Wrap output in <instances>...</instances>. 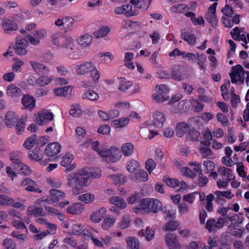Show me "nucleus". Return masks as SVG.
Instances as JSON below:
<instances>
[{
	"label": "nucleus",
	"instance_id": "1",
	"mask_svg": "<svg viewBox=\"0 0 249 249\" xmlns=\"http://www.w3.org/2000/svg\"><path fill=\"white\" fill-rule=\"evenodd\" d=\"M101 175V171L99 169H96L94 172H88L85 168L81 169L68 176L67 185L70 187L75 185L87 187L90 184L92 178H99Z\"/></svg>",
	"mask_w": 249,
	"mask_h": 249
},
{
	"label": "nucleus",
	"instance_id": "2",
	"mask_svg": "<svg viewBox=\"0 0 249 249\" xmlns=\"http://www.w3.org/2000/svg\"><path fill=\"white\" fill-rule=\"evenodd\" d=\"M162 206V203L157 199L149 198L142 199L140 201V207L134 208L133 212L137 213V210H142L146 213H157L161 210Z\"/></svg>",
	"mask_w": 249,
	"mask_h": 249
},
{
	"label": "nucleus",
	"instance_id": "3",
	"mask_svg": "<svg viewBox=\"0 0 249 249\" xmlns=\"http://www.w3.org/2000/svg\"><path fill=\"white\" fill-rule=\"evenodd\" d=\"M102 156L106 158L107 162H115L118 161L122 156L121 150L115 146L109 149H105L102 152Z\"/></svg>",
	"mask_w": 249,
	"mask_h": 249
},
{
	"label": "nucleus",
	"instance_id": "4",
	"mask_svg": "<svg viewBox=\"0 0 249 249\" xmlns=\"http://www.w3.org/2000/svg\"><path fill=\"white\" fill-rule=\"evenodd\" d=\"M70 36H65L62 33L58 32L53 34L52 36L53 44L60 47H63L66 42L69 45L71 44Z\"/></svg>",
	"mask_w": 249,
	"mask_h": 249
},
{
	"label": "nucleus",
	"instance_id": "5",
	"mask_svg": "<svg viewBox=\"0 0 249 249\" xmlns=\"http://www.w3.org/2000/svg\"><path fill=\"white\" fill-rule=\"evenodd\" d=\"M217 5V3L215 2L211 5L209 9L208 13L206 14L205 18L206 20L213 27L217 25V18L216 16V8Z\"/></svg>",
	"mask_w": 249,
	"mask_h": 249
},
{
	"label": "nucleus",
	"instance_id": "6",
	"mask_svg": "<svg viewBox=\"0 0 249 249\" xmlns=\"http://www.w3.org/2000/svg\"><path fill=\"white\" fill-rule=\"evenodd\" d=\"M225 220L223 218H218L216 221L215 218L208 219L206 224V228L211 232L216 229L222 228L225 224Z\"/></svg>",
	"mask_w": 249,
	"mask_h": 249
},
{
	"label": "nucleus",
	"instance_id": "7",
	"mask_svg": "<svg viewBox=\"0 0 249 249\" xmlns=\"http://www.w3.org/2000/svg\"><path fill=\"white\" fill-rule=\"evenodd\" d=\"M10 160L12 161L15 169L20 170L24 175H30L32 173V171L30 168L28 166L23 164L19 159L11 157H10Z\"/></svg>",
	"mask_w": 249,
	"mask_h": 249
},
{
	"label": "nucleus",
	"instance_id": "8",
	"mask_svg": "<svg viewBox=\"0 0 249 249\" xmlns=\"http://www.w3.org/2000/svg\"><path fill=\"white\" fill-rule=\"evenodd\" d=\"M95 66L91 62H83L76 66V72L78 75H85L92 70H94Z\"/></svg>",
	"mask_w": 249,
	"mask_h": 249
},
{
	"label": "nucleus",
	"instance_id": "9",
	"mask_svg": "<svg viewBox=\"0 0 249 249\" xmlns=\"http://www.w3.org/2000/svg\"><path fill=\"white\" fill-rule=\"evenodd\" d=\"M61 148V146L59 142H51L47 145L45 154L48 157H52L59 153Z\"/></svg>",
	"mask_w": 249,
	"mask_h": 249
},
{
	"label": "nucleus",
	"instance_id": "10",
	"mask_svg": "<svg viewBox=\"0 0 249 249\" xmlns=\"http://www.w3.org/2000/svg\"><path fill=\"white\" fill-rule=\"evenodd\" d=\"M165 241L166 244L169 247V249L173 248V249H180L179 242L177 238V236L173 233H168L165 235Z\"/></svg>",
	"mask_w": 249,
	"mask_h": 249
},
{
	"label": "nucleus",
	"instance_id": "11",
	"mask_svg": "<svg viewBox=\"0 0 249 249\" xmlns=\"http://www.w3.org/2000/svg\"><path fill=\"white\" fill-rule=\"evenodd\" d=\"M19 119L18 116L12 111H8L5 115V124L8 128H13Z\"/></svg>",
	"mask_w": 249,
	"mask_h": 249
},
{
	"label": "nucleus",
	"instance_id": "12",
	"mask_svg": "<svg viewBox=\"0 0 249 249\" xmlns=\"http://www.w3.org/2000/svg\"><path fill=\"white\" fill-rule=\"evenodd\" d=\"M73 160V156L70 153L67 152L65 156L63 158L60 164L62 166L64 167H68L69 165H70V167L67 168L65 169V172H69L76 167V164L75 163H73L72 165H71L72 160Z\"/></svg>",
	"mask_w": 249,
	"mask_h": 249
},
{
	"label": "nucleus",
	"instance_id": "13",
	"mask_svg": "<svg viewBox=\"0 0 249 249\" xmlns=\"http://www.w3.org/2000/svg\"><path fill=\"white\" fill-rule=\"evenodd\" d=\"M53 113L44 112L39 114L38 117L36 119V122L38 125H42L53 120Z\"/></svg>",
	"mask_w": 249,
	"mask_h": 249
},
{
	"label": "nucleus",
	"instance_id": "14",
	"mask_svg": "<svg viewBox=\"0 0 249 249\" xmlns=\"http://www.w3.org/2000/svg\"><path fill=\"white\" fill-rule=\"evenodd\" d=\"M21 103L25 109L31 110L35 107L36 100L34 97L29 95H24L21 100Z\"/></svg>",
	"mask_w": 249,
	"mask_h": 249
},
{
	"label": "nucleus",
	"instance_id": "15",
	"mask_svg": "<svg viewBox=\"0 0 249 249\" xmlns=\"http://www.w3.org/2000/svg\"><path fill=\"white\" fill-rule=\"evenodd\" d=\"M30 64L37 74H47L49 71V68L41 63L31 61Z\"/></svg>",
	"mask_w": 249,
	"mask_h": 249
},
{
	"label": "nucleus",
	"instance_id": "16",
	"mask_svg": "<svg viewBox=\"0 0 249 249\" xmlns=\"http://www.w3.org/2000/svg\"><path fill=\"white\" fill-rule=\"evenodd\" d=\"M153 124L158 128H161L166 120L165 115L161 112L157 111L153 114Z\"/></svg>",
	"mask_w": 249,
	"mask_h": 249
},
{
	"label": "nucleus",
	"instance_id": "17",
	"mask_svg": "<svg viewBox=\"0 0 249 249\" xmlns=\"http://www.w3.org/2000/svg\"><path fill=\"white\" fill-rule=\"evenodd\" d=\"M6 94L12 97H18L22 95V91L20 88L12 84L7 87Z\"/></svg>",
	"mask_w": 249,
	"mask_h": 249
},
{
	"label": "nucleus",
	"instance_id": "18",
	"mask_svg": "<svg viewBox=\"0 0 249 249\" xmlns=\"http://www.w3.org/2000/svg\"><path fill=\"white\" fill-rule=\"evenodd\" d=\"M189 129L190 126L187 124L182 122L178 123L176 126V134L178 137L181 138L189 131Z\"/></svg>",
	"mask_w": 249,
	"mask_h": 249
},
{
	"label": "nucleus",
	"instance_id": "19",
	"mask_svg": "<svg viewBox=\"0 0 249 249\" xmlns=\"http://www.w3.org/2000/svg\"><path fill=\"white\" fill-rule=\"evenodd\" d=\"M72 92V89L70 86H65L62 88L55 89L53 92L55 95L69 97Z\"/></svg>",
	"mask_w": 249,
	"mask_h": 249
},
{
	"label": "nucleus",
	"instance_id": "20",
	"mask_svg": "<svg viewBox=\"0 0 249 249\" xmlns=\"http://www.w3.org/2000/svg\"><path fill=\"white\" fill-rule=\"evenodd\" d=\"M181 38L186 41L189 44L194 45L196 42V37L194 34H190L185 29L181 31Z\"/></svg>",
	"mask_w": 249,
	"mask_h": 249
},
{
	"label": "nucleus",
	"instance_id": "21",
	"mask_svg": "<svg viewBox=\"0 0 249 249\" xmlns=\"http://www.w3.org/2000/svg\"><path fill=\"white\" fill-rule=\"evenodd\" d=\"M2 26L5 32L7 33H8L9 31H15L18 29V26L14 21L9 19L3 20Z\"/></svg>",
	"mask_w": 249,
	"mask_h": 249
},
{
	"label": "nucleus",
	"instance_id": "22",
	"mask_svg": "<svg viewBox=\"0 0 249 249\" xmlns=\"http://www.w3.org/2000/svg\"><path fill=\"white\" fill-rule=\"evenodd\" d=\"M186 140L192 141H200L201 139L200 133L194 128L189 129Z\"/></svg>",
	"mask_w": 249,
	"mask_h": 249
},
{
	"label": "nucleus",
	"instance_id": "23",
	"mask_svg": "<svg viewBox=\"0 0 249 249\" xmlns=\"http://www.w3.org/2000/svg\"><path fill=\"white\" fill-rule=\"evenodd\" d=\"M84 210V204L81 203H76L67 208V212L72 214H79Z\"/></svg>",
	"mask_w": 249,
	"mask_h": 249
},
{
	"label": "nucleus",
	"instance_id": "24",
	"mask_svg": "<svg viewBox=\"0 0 249 249\" xmlns=\"http://www.w3.org/2000/svg\"><path fill=\"white\" fill-rule=\"evenodd\" d=\"M50 196L53 202L59 201L65 196L64 193L55 189H52L50 190Z\"/></svg>",
	"mask_w": 249,
	"mask_h": 249
},
{
	"label": "nucleus",
	"instance_id": "25",
	"mask_svg": "<svg viewBox=\"0 0 249 249\" xmlns=\"http://www.w3.org/2000/svg\"><path fill=\"white\" fill-rule=\"evenodd\" d=\"M171 78L177 81L183 80L184 76L181 74L178 66H176L171 70Z\"/></svg>",
	"mask_w": 249,
	"mask_h": 249
},
{
	"label": "nucleus",
	"instance_id": "26",
	"mask_svg": "<svg viewBox=\"0 0 249 249\" xmlns=\"http://www.w3.org/2000/svg\"><path fill=\"white\" fill-rule=\"evenodd\" d=\"M27 211L30 214L33 215L34 216L36 217L40 216H44L46 214L42 207L30 206L28 208Z\"/></svg>",
	"mask_w": 249,
	"mask_h": 249
},
{
	"label": "nucleus",
	"instance_id": "27",
	"mask_svg": "<svg viewBox=\"0 0 249 249\" xmlns=\"http://www.w3.org/2000/svg\"><path fill=\"white\" fill-rule=\"evenodd\" d=\"M128 249H139L140 242L138 239L134 237L129 236L126 238Z\"/></svg>",
	"mask_w": 249,
	"mask_h": 249
},
{
	"label": "nucleus",
	"instance_id": "28",
	"mask_svg": "<svg viewBox=\"0 0 249 249\" xmlns=\"http://www.w3.org/2000/svg\"><path fill=\"white\" fill-rule=\"evenodd\" d=\"M109 201L121 209H124L127 205L125 201L119 196H112L110 198Z\"/></svg>",
	"mask_w": 249,
	"mask_h": 249
},
{
	"label": "nucleus",
	"instance_id": "29",
	"mask_svg": "<svg viewBox=\"0 0 249 249\" xmlns=\"http://www.w3.org/2000/svg\"><path fill=\"white\" fill-rule=\"evenodd\" d=\"M28 156L31 160L39 161L43 158V154L40 151V149L36 147L33 151H30Z\"/></svg>",
	"mask_w": 249,
	"mask_h": 249
},
{
	"label": "nucleus",
	"instance_id": "30",
	"mask_svg": "<svg viewBox=\"0 0 249 249\" xmlns=\"http://www.w3.org/2000/svg\"><path fill=\"white\" fill-rule=\"evenodd\" d=\"M92 38L91 36L85 34L81 36L78 40V44L84 47L89 46L92 42Z\"/></svg>",
	"mask_w": 249,
	"mask_h": 249
},
{
	"label": "nucleus",
	"instance_id": "31",
	"mask_svg": "<svg viewBox=\"0 0 249 249\" xmlns=\"http://www.w3.org/2000/svg\"><path fill=\"white\" fill-rule=\"evenodd\" d=\"M231 69L232 70H235L236 75L238 78V81L240 82L241 84H244V77L241 75L242 72L245 73V71L243 67L240 64H237L235 66H232L231 67Z\"/></svg>",
	"mask_w": 249,
	"mask_h": 249
},
{
	"label": "nucleus",
	"instance_id": "32",
	"mask_svg": "<svg viewBox=\"0 0 249 249\" xmlns=\"http://www.w3.org/2000/svg\"><path fill=\"white\" fill-rule=\"evenodd\" d=\"M129 119L122 118L119 120H113L111 122V126L115 128H122L125 126L129 122Z\"/></svg>",
	"mask_w": 249,
	"mask_h": 249
},
{
	"label": "nucleus",
	"instance_id": "33",
	"mask_svg": "<svg viewBox=\"0 0 249 249\" xmlns=\"http://www.w3.org/2000/svg\"><path fill=\"white\" fill-rule=\"evenodd\" d=\"M120 80V82L119 87V89L121 91H124L129 89L133 85L132 81H125V79L123 77H117Z\"/></svg>",
	"mask_w": 249,
	"mask_h": 249
},
{
	"label": "nucleus",
	"instance_id": "34",
	"mask_svg": "<svg viewBox=\"0 0 249 249\" xmlns=\"http://www.w3.org/2000/svg\"><path fill=\"white\" fill-rule=\"evenodd\" d=\"M140 235L143 237L144 236L145 239L147 241H150L152 240L154 237V231L152 229H149L147 227L145 231H143V229L141 230L139 233Z\"/></svg>",
	"mask_w": 249,
	"mask_h": 249
},
{
	"label": "nucleus",
	"instance_id": "35",
	"mask_svg": "<svg viewBox=\"0 0 249 249\" xmlns=\"http://www.w3.org/2000/svg\"><path fill=\"white\" fill-rule=\"evenodd\" d=\"M122 150L125 156H129L133 152L134 145L131 142L125 143L122 145Z\"/></svg>",
	"mask_w": 249,
	"mask_h": 249
},
{
	"label": "nucleus",
	"instance_id": "36",
	"mask_svg": "<svg viewBox=\"0 0 249 249\" xmlns=\"http://www.w3.org/2000/svg\"><path fill=\"white\" fill-rule=\"evenodd\" d=\"M36 138L37 136L36 134L32 135L26 140L23 143V146L28 150L32 149L36 141Z\"/></svg>",
	"mask_w": 249,
	"mask_h": 249
},
{
	"label": "nucleus",
	"instance_id": "37",
	"mask_svg": "<svg viewBox=\"0 0 249 249\" xmlns=\"http://www.w3.org/2000/svg\"><path fill=\"white\" fill-rule=\"evenodd\" d=\"M102 210L98 211L96 212H94L90 216V218L91 220L94 222L99 223L101 221L102 219L104 216V210L103 208L102 209Z\"/></svg>",
	"mask_w": 249,
	"mask_h": 249
},
{
	"label": "nucleus",
	"instance_id": "38",
	"mask_svg": "<svg viewBox=\"0 0 249 249\" xmlns=\"http://www.w3.org/2000/svg\"><path fill=\"white\" fill-rule=\"evenodd\" d=\"M82 98L83 99H87L91 101H96L99 99V95L93 90H89L83 94Z\"/></svg>",
	"mask_w": 249,
	"mask_h": 249
},
{
	"label": "nucleus",
	"instance_id": "39",
	"mask_svg": "<svg viewBox=\"0 0 249 249\" xmlns=\"http://www.w3.org/2000/svg\"><path fill=\"white\" fill-rule=\"evenodd\" d=\"M79 200L83 201L85 203L89 204L92 202L94 199V195L92 193H86L78 196Z\"/></svg>",
	"mask_w": 249,
	"mask_h": 249
},
{
	"label": "nucleus",
	"instance_id": "40",
	"mask_svg": "<svg viewBox=\"0 0 249 249\" xmlns=\"http://www.w3.org/2000/svg\"><path fill=\"white\" fill-rule=\"evenodd\" d=\"M53 79L52 77L42 76L37 78V83L39 86L43 87L49 85L52 82Z\"/></svg>",
	"mask_w": 249,
	"mask_h": 249
},
{
	"label": "nucleus",
	"instance_id": "41",
	"mask_svg": "<svg viewBox=\"0 0 249 249\" xmlns=\"http://www.w3.org/2000/svg\"><path fill=\"white\" fill-rule=\"evenodd\" d=\"M140 193L138 192H135L132 194L127 199V201L129 204H134L139 203L142 200L140 199Z\"/></svg>",
	"mask_w": 249,
	"mask_h": 249
},
{
	"label": "nucleus",
	"instance_id": "42",
	"mask_svg": "<svg viewBox=\"0 0 249 249\" xmlns=\"http://www.w3.org/2000/svg\"><path fill=\"white\" fill-rule=\"evenodd\" d=\"M189 9L188 6L184 4H179L174 5L171 8V11L174 13H181Z\"/></svg>",
	"mask_w": 249,
	"mask_h": 249
},
{
	"label": "nucleus",
	"instance_id": "43",
	"mask_svg": "<svg viewBox=\"0 0 249 249\" xmlns=\"http://www.w3.org/2000/svg\"><path fill=\"white\" fill-rule=\"evenodd\" d=\"M163 181L166 184L171 187L175 188L179 186V182L178 180L175 178H171L166 177H164Z\"/></svg>",
	"mask_w": 249,
	"mask_h": 249
},
{
	"label": "nucleus",
	"instance_id": "44",
	"mask_svg": "<svg viewBox=\"0 0 249 249\" xmlns=\"http://www.w3.org/2000/svg\"><path fill=\"white\" fill-rule=\"evenodd\" d=\"M26 119L22 118L19 119L18 121L16 123L15 126H16V129L18 134H20L25 129Z\"/></svg>",
	"mask_w": 249,
	"mask_h": 249
},
{
	"label": "nucleus",
	"instance_id": "45",
	"mask_svg": "<svg viewBox=\"0 0 249 249\" xmlns=\"http://www.w3.org/2000/svg\"><path fill=\"white\" fill-rule=\"evenodd\" d=\"M109 32V29L107 27H102L98 31L94 33V36L97 38L105 36Z\"/></svg>",
	"mask_w": 249,
	"mask_h": 249
},
{
	"label": "nucleus",
	"instance_id": "46",
	"mask_svg": "<svg viewBox=\"0 0 249 249\" xmlns=\"http://www.w3.org/2000/svg\"><path fill=\"white\" fill-rule=\"evenodd\" d=\"M199 152L203 158L211 159L213 156V152L209 147H202L199 149Z\"/></svg>",
	"mask_w": 249,
	"mask_h": 249
},
{
	"label": "nucleus",
	"instance_id": "47",
	"mask_svg": "<svg viewBox=\"0 0 249 249\" xmlns=\"http://www.w3.org/2000/svg\"><path fill=\"white\" fill-rule=\"evenodd\" d=\"M145 168L147 170L149 174L151 173L152 171L155 168L157 163L152 159L149 158L145 161Z\"/></svg>",
	"mask_w": 249,
	"mask_h": 249
},
{
	"label": "nucleus",
	"instance_id": "48",
	"mask_svg": "<svg viewBox=\"0 0 249 249\" xmlns=\"http://www.w3.org/2000/svg\"><path fill=\"white\" fill-rule=\"evenodd\" d=\"M153 98L158 103L163 102L169 98L168 94H159V92L153 93L152 95Z\"/></svg>",
	"mask_w": 249,
	"mask_h": 249
},
{
	"label": "nucleus",
	"instance_id": "49",
	"mask_svg": "<svg viewBox=\"0 0 249 249\" xmlns=\"http://www.w3.org/2000/svg\"><path fill=\"white\" fill-rule=\"evenodd\" d=\"M71 41V44L69 45V44H67V42H66L65 45L63 47L64 48H65L66 53L69 54L70 56H73V53L74 52V51L75 50L74 46V43L73 39L71 37H70Z\"/></svg>",
	"mask_w": 249,
	"mask_h": 249
},
{
	"label": "nucleus",
	"instance_id": "50",
	"mask_svg": "<svg viewBox=\"0 0 249 249\" xmlns=\"http://www.w3.org/2000/svg\"><path fill=\"white\" fill-rule=\"evenodd\" d=\"M83 227L79 224H75L72 225V231L69 232L68 234L70 235H80L82 234V229Z\"/></svg>",
	"mask_w": 249,
	"mask_h": 249
},
{
	"label": "nucleus",
	"instance_id": "51",
	"mask_svg": "<svg viewBox=\"0 0 249 249\" xmlns=\"http://www.w3.org/2000/svg\"><path fill=\"white\" fill-rule=\"evenodd\" d=\"M15 202V200L7 196L4 195H0V205H9V204H13Z\"/></svg>",
	"mask_w": 249,
	"mask_h": 249
},
{
	"label": "nucleus",
	"instance_id": "52",
	"mask_svg": "<svg viewBox=\"0 0 249 249\" xmlns=\"http://www.w3.org/2000/svg\"><path fill=\"white\" fill-rule=\"evenodd\" d=\"M139 162L134 160H132L127 162L126 166L127 170L130 172H133L139 167Z\"/></svg>",
	"mask_w": 249,
	"mask_h": 249
},
{
	"label": "nucleus",
	"instance_id": "53",
	"mask_svg": "<svg viewBox=\"0 0 249 249\" xmlns=\"http://www.w3.org/2000/svg\"><path fill=\"white\" fill-rule=\"evenodd\" d=\"M114 223L115 220L114 219L107 217L103 220L102 228L105 230H107L114 225Z\"/></svg>",
	"mask_w": 249,
	"mask_h": 249
},
{
	"label": "nucleus",
	"instance_id": "54",
	"mask_svg": "<svg viewBox=\"0 0 249 249\" xmlns=\"http://www.w3.org/2000/svg\"><path fill=\"white\" fill-rule=\"evenodd\" d=\"M221 12L226 16L229 17H232L234 14L233 9L228 4H226L224 7L222 9Z\"/></svg>",
	"mask_w": 249,
	"mask_h": 249
},
{
	"label": "nucleus",
	"instance_id": "55",
	"mask_svg": "<svg viewBox=\"0 0 249 249\" xmlns=\"http://www.w3.org/2000/svg\"><path fill=\"white\" fill-rule=\"evenodd\" d=\"M237 166V172L239 176L242 178L246 177V173L244 170V165L242 162H237L235 163Z\"/></svg>",
	"mask_w": 249,
	"mask_h": 249
},
{
	"label": "nucleus",
	"instance_id": "56",
	"mask_svg": "<svg viewBox=\"0 0 249 249\" xmlns=\"http://www.w3.org/2000/svg\"><path fill=\"white\" fill-rule=\"evenodd\" d=\"M178 226V222L176 220H170L165 224L166 231H175Z\"/></svg>",
	"mask_w": 249,
	"mask_h": 249
},
{
	"label": "nucleus",
	"instance_id": "57",
	"mask_svg": "<svg viewBox=\"0 0 249 249\" xmlns=\"http://www.w3.org/2000/svg\"><path fill=\"white\" fill-rule=\"evenodd\" d=\"M130 223V217L128 215H125L122 218L120 223V228L124 229L129 227Z\"/></svg>",
	"mask_w": 249,
	"mask_h": 249
},
{
	"label": "nucleus",
	"instance_id": "58",
	"mask_svg": "<svg viewBox=\"0 0 249 249\" xmlns=\"http://www.w3.org/2000/svg\"><path fill=\"white\" fill-rule=\"evenodd\" d=\"M203 165L205 167L206 173L212 172L214 169V163L212 160H205L203 162Z\"/></svg>",
	"mask_w": 249,
	"mask_h": 249
},
{
	"label": "nucleus",
	"instance_id": "59",
	"mask_svg": "<svg viewBox=\"0 0 249 249\" xmlns=\"http://www.w3.org/2000/svg\"><path fill=\"white\" fill-rule=\"evenodd\" d=\"M181 172L182 173L183 175L186 177H189L192 178H193L196 176V174L187 167L182 168Z\"/></svg>",
	"mask_w": 249,
	"mask_h": 249
},
{
	"label": "nucleus",
	"instance_id": "60",
	"mask_svg": "<svg viewBox=\"0 0 249 249\" xmlns=\"http://www.w3.org/2000/svg\"><path fill=\"white\" fill-rule=\"evenodd\" d=\"M3 245H5L6 249H17L15 242L11 239H5Z\"/></svg>",
	"mask_w": 249,
	"mask_h": 249
},
{
	"label": "nucleus",
	"instance_id": "61",
	"mask_svg": "<svg viewBox=\"0 0 249 249\" xmlns=\"http://www.w3.org/2000/svg\"><path fill=\"white\" fill-rule=\"evenodd\" d=\"M37 184V183L32 179L26 178L21 182V185L26 186V188H29Z\"/></svg>",
	"mask_w": 249,
	"mask_h": 249
},
{
	"label": "nucleus",
	"instance_id": "62",
	"mask_svg": "<svg viewBox=\"0 0 249 249\" xmlns=\"http://www.w3.org/2000/svg\"><path fill=\"white\" fill-rule=\"evenodd\" d=\"M218 238L214 235L210 236L208 239V244L210 245L209 248L211 249L212 248L216 247L218 245Z\"/></svg>",
	"mask_w": 249,
	"mask_h": 249
},
{
	"label": "nucleus",
	"instance_id": "63",
	"mask_svg": "<svg viewBox=\"0 0 249 249\" xmlns=\"http://www.w3.org/2000/svg\"><path fill=\"white\" fill-rule=\"evenodd\" d=\"M110 131V127L108 125H101L97 130V132L99 134L103 135H108Z\"/></svg>",
	"mask_w": 249,
	"mask_h": 249
},
{
	"label": "nucleus",
	"instance_id": "64",
	"mask_svg": "<svg viewBox=\"0 0 249 249\" xmlns=\"http://www.w3.org/2000/svg\"><path fill=\"white\" fill-rule=\"evenodd\" d=\"M198 185L200 187L205 186L208 182V178L203 174L202 173H199L198 174Z\"/></svg>",
	"mask_w": 249,
	"mask_h": 249
}]
</instances>
